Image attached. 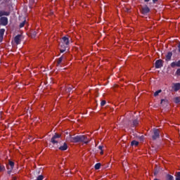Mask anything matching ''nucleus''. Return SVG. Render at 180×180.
I'll use <instances>...</instances> for the list:
<instances>
[{"instance_id": "obj_1", "label": "nucleus", "mask_w": 180, "mask_h": 180, "mask_svg": "<svg viewBox=\"0 0 180 180\" xmlns=\"http://www.w3.org/2000/svg\"><path fill=\"white\" fill-rule=\"evenodd\" d=\"M66 141L69 143H84V144H88V143H89V139L85 135L73 136L69 134V136L66 137Z\"/></svg>"}, {"instance_id": "obj_2", "label": "nucleus", "mask_w": 180, "mask_h": 180, "mask_svg": "<svg viewBox=\"0 0 180 180\" xmlns=\"http://www.w3.org/2000/svg\"><path fill=\"white\" fill-rule=\"evenodd\" d=\"M13 168H15V162L11 160H8V164L6 165V169H8L7 174L8 175H11V174H12Z\"/></svg>"}, {"instance_id": "obj_3", "label": "nucleus", "mask_w": 180, "mask_h": 180, "mask_svg": "<svg viewBox=\"0 0 180 180\" xmlns=\"http://www.w3.org/2000/svg\"><path fill=\"white\" fill-rule=\"evenodd\" d=\"M61 137V134L56 133L53 136L51 139V143L52 144H58V141L57 140L58 139H60Z\"/></svg>"}, {"instance_id": "obj_4", "label": "nucleus", "mask_w": 180, "mask_h": 180, "mask_svg": "<svg viewBox=\"0 0 180 180\" xmlns=\"http://www.w3.org/2000/svg\"><path fill=\"white\" fill-rule=\"evenodd\" d=\"M157 139H160V129H154L153 135L152 136V139L157 140Z\"/></svg>"}, {"instance_id": "obj_5", "label": "nucleus", "mask_w": 180, "mask_h": 180, "mask_svg": "<svg viewBox=\"0 0 180 180\" xmlns=\"http://www.w3.org/2000/svg\"><path fill=\"white\" fill-rule=\"evenodd\" d=\"M59 49L60 53H64L68 49V45H66L65 44L60 43L59 44Z\"/></svg>"}, {"instance_id": "obj_6", "label": "nucleus", "mask_w": 180, "mask_h": 180, "mask_svg": "<svg viewBox=\"0 0 180 180\" xmlns=\"http://www.w3.org/2000/svg\"><path fill=\"white\" fill-rule=\"evenodd\" d=\"M0 24L2 25V26H6V25H8V18L6 17H1Z\"/></svg>"}, {"instance_id": "obj_7", "label": "nucleus", "mask_w": 180, "mask_h": 180, "mask_svg": "<svg viewBox=\"0 0 180 180\" xmlns=\"http://www.w3.org/2000/svg\"><path fill=\"white\" fill-rule=\"evenodd\" d=\"M60 43L65 44L66 46H70V39L67 37H62Z\"/></svg>"}, {"instance_id": "obj_8", "label": "nucleus", "mask_w": 180, "mask_h": 180, "mask_svg": "<svg viewBox=\"0 0 180 180\" xmlns=\"http://www.w3.org/2000/svg\"><path fill=\"white\" fill-rule=\"evenodd\" d=\"M149 12H150V8H148V6H146L141 8L142 15H147V13H149Z\"/></svg>"}, {"instance_id": "obj_9", "label": "nucleus", "mask_w": 180, "mask_h": 180, "mask_svg": "<svg viewBox=\"0 0 180 180\" xmlns=\"http://www.w3.org/2000/svg\"><path fill=\"white\" fill-rule=\"evenodd\" d=\"M162 67V60L159 59L155 63V68H161Z\"/></svg>"}, {"instance_id": "obj_10", "label": "nucleus", "mask_w": 180, "mask_h": 180, "mask_svg": "<svg viewBox=\"0 0 180 180\" xmlns=\"http://www.w3.org/2000/svg\"><path fill=\"white\" fill-rule=\"evenodd\" d=\"M21 37H22V35L20 34H18L15 37L14 41L15 44H20V42L22 41Z\"/></svg>"}, {"instance_id": "obj_11", "label": "nucleus", "mask_w": 180, "mask_h": 180, "mask_svg": "<svg viewBox=\"0 0 180 180\" xmlns=\"http://www.w3.org/2000/svg\"><path fill=\"white\" fill-rule=\"evenodd\" d=\"M172 89H174V92H178L180 89V83H174L172 86Z\"/></svg>"}, {"instance_id": "obj_12", "label": "nucleus", "mask_w": 180, "mask_h": 180, "mask_svg": "<svg viewBox=\"0 0 180 180\" xmlns=\"http://www.w3.org/2000/svg\"><path fill=\"white\" fill-rule=\"evenodd\" d=\"M11 15V11H0V18H4V16H9Z\"/></svg>"}, {"instance_id": "obj_13", "label": "nucleus", "mask_w": 180, "mask_h": 180, "mask_svg": "<svg viewBox=\"0 0 180 180\" xmlns=\"http://www.w3.org/2000/svg\"><path fill=\"white\" fill-rule=\"evenodd\" d=\"M59 150L60 151H66V150H68V145H67V143H63V144L59 147Z\"/></svg>"}, {"instance_id": "obj_14", "label": "nucleus", "mask_w": 180, "mask_h": 180, "mask_svg": "<svg viewBox=\"0 0 180 180\" xmlns=\"http://www.w3.org/2000/svg\"><path fill=\"white\" fill-rule=\"evenodd\" d=\"M170 65L172 68H175V67H180V60L177 62H172Z\"/></svg>"}, {"instance_id": "obj_15", "label": "nucleus", "mask_w": 180, "mask_h": 180, "mask_svg": "<svg viewBox=\"0 0 180 180\" xmlns=\"http://www.w3.org/2000/svg\"><path fill=\"white\" fill-rule=\"evenodd\" d=\"M72 89H74V87L71 85H68V87L65 89V92L67 94H71V92H72Z\"/></svg>"}, {"instance_id": "obj_16", "label": "nucleus", "mask_w": 180, "mask_h": 180, "mask_svg": "<svg viewBox=\"0 0 180 180\" xmlns=\"http://www.w3.org/2000/svg\"><path fill=\"white\" fill-rule=\"evenodd\" d=\"M65 60V56L62 55L58 60L57 61V64L58 65H60L61 64V63H63V60Z\"/></svg>"}, {"instance_id": "obj_17", "label": "nucleus", "mask_w": 180, "mask_h": 180, "mask_svg": "<svg viewBox=\"0 0 180 180\" xmlns=\"http://www.w3.org/2000/svg\"><path fill=\"white\" fill-rule=\"evenodd\" d=\"M172 57V52H169V53L166 55V61H169V60H171Z\"/></svg>"}, {"instance_id": "obj_18", "label": "nucleus", "mask_w": 180, "mask_h": 180, "mask_svg": "<svg viewBox=\"0 0 180 180\" xmlns=\"http://www.w3.org/2000/svg\"><path fill=\"white\" fill-rule=\"evenodd\" d=\"M4 171H6L5 165H4L2 163H0V172H4Z\"/></svg>"}, {"instance_id": "obj_19", "label": "nucleus", "mask_w": 180, "mask_h": 180, "mask_svg": "<svg viewBox=\"0 0 180 180\" xmlns=\"http://www.w3.org/2000/svg\"><path fill=\"white\" fill-rule=\"evenodd\" d=\"M4 34H5V29L0 30V37L4 39Z\"/></svg>"}, {"instance_id": "obj_20", "label": "nucleus", "mask_w": 180, "mask_h": 180, "mask_svg": "<svg viewBox=\"0 0 180 180\" xmlns=\"http://www.w3.org/2000/svg\"><path fill=\"white\" fill-rule=\"evenodd\" d=\"M131 146H135V147H137L139 146V141L134 140L131 142Z\"/></svg>"}, {"instance_id": "obj_21", "label": "nucleus", "mask_w": 180, "mask_h": 180, "mask_svg": "<svg viewBox=\"0 0 180 180\" xmlns=\"http://www.w3.org/2000/svg\"><path fill=\"white\" fill-rule=\"evenodd\" d=\"M133 127H136V126H139V120H134L133 122Z\"/></svg>"}, {"instance_id": "obj_22", "label": "nucleus", "mask_w": 180, "mask_h": 180, "mask_svg": "<svg viewBox=\"0 0 180 180\" xmlns=\"http://www.w3.org/2000/svg\"><path fill=\"white\" fill-rule=\"evenodd\" d=\"M166 178L167 180H174V176L171 174H167Z\"/></svg>"}, {"instance_id": "obj_23", "label": "nucleus", "mask_w": 180, "mask_h": 180, "mask_svg": "<svg viewBox=\"0 0 180 180\" xmlns=\"http://www.w3.org/2000/svg\"><path fill=\"white\" fill-rule=\"evenodd\" d=\"M37 33L35 31H32L30 33V37H32V39H34V37H36Z\"/></svg>"}, {"instance_id": "obj_24", "label": "nucleus", "mask_w": 180, "mask_h": 180, "mask_svg": "<svg viewBox=\"0 0 180 180\" xmlns=\"http://www.w3.org/2000/svg\"><path fill=\"white\" fill-rule=\"evenodd\" d=\"M25 25H26V20L20 23L19 27L22 29V27H24Z\"/></svg>"}, {"instance_id": "obj_25", "label": "nucleus", "mask_w": 180, "mask_h": 180, "mask_svg": "<svg viewBox=\"0 0 180 180\" xmlns=\"http://www.w3.org/2000/svg\"><path fill=\"white\" fill-rule=\"evenodd\" d=\"M160 103H161V105H167V103H168V100L162 99Z\"/></svg>"}, {"instance_id": "obj_26", "label": "nucleus", "mask_w": 180, "mask_h": 180, "mask_svg": "<svg viewBox=\"0 0 180 180\" xmlns=\"http://www.w3.org/2000/svg\"><path fill=\"white\" fill-rule=\"evenodd\" d=\"M161 92H162V90H158L154 93V96H158V95H160V94H161Z\"/></svg>"}, {"instance_id": "obj_27", "label": "nucleus", "mask_w": 180, "mask_h": 180, "mask_svg": "<svg viewBox=\"0 0 180 180\" xmlns=\"http://www.w3.org/2000/svg\"><path fill=\"white\" fill-rule=\"evenodd\" d=\"M174 103H180V98L176 97L174 98Z\"/></svg>"}, {"instance_id": "obj_28", "label": "nucleus", "mask_w": 180, "mask_h": 180, "mask_svg": "<svg viewBox=\"0 0 180 180\" xmlns=\"http://www.w3.org/2000/svg\"><path fill=\"white\" fill-rule=\"evenodd\" d=\"M95 169H101V163H96L94 166Z\"/></svg>"}, {"instance_id": "obj_29", "label": "nucleus", "mask_w": 180, "mask_h": 180, "mask_svg": "<svg viewBox=\"0 0 180 180\" xmlns=\"http://www.w3.org/2000/svg\"><path fill=\"white\" fill-rule=\"evenodd\" d=\"M30 8H32V6H33V5H34V0H30Z\"/></svg>"}, {"instance_id": "obj_30", "label": "nucleus", "mask_w": 180, "mask_h": 180, "mask_svg": "<svg viewBox=\"0 0 180 180\" xmlns=\"http://www.w3.org/2000/svg\"><path fill=\"white\" fill-rule=\"evenodd\" d=\"M44 176L43 175H39L37 176V180H43Z\"/></svg>"}, {"instance_id": "obj_31", "label": "nucleus", "mask_w": 180, "mask_h": 180, "mask_svg": "<svg viewBox=\"0 0 180 180\" xmlns=\"http://www.w3.org/2000/svg\"><path fill=\"white\" fill-rule=\"evenodd\" d=\"M176 180H180V172L176 173Z\"/></svg>"}, {"instance_id": "obj_32", "label": "nucleus", "mask_w": 180, "mask_h": 180, "mask_svg": "<svg viewBox=\"0 0 180 180\" xmlns=\"http://www.w3.org/2000/svg\"><path fill=\"white\" fill-rule=\"evenodd\" d=\"M105 105H106V101L103 100V101L101 102V106H105Z\"/></svg>"}, {"instance_id": "obj_33", "label": "nucleus", "mask_w": 180, "mask_h": 180, "mask_svg": "<svg viewBox=\"0 0 180 180\" xmlns=\"http://www.w3.org/2000/svg\"><path fill=\"white\" fill-rule=\"evenodd\" d=\"M176 75H177V77H180V68L177 69L176 71Z\"/></svg>"}, {"instance_id": "obj_34", "label": "nucleus", "mask_w": 180, "mask_h": 180, "mask_svg": "<svg viewBox=\"0 0 180 180\" xmlns=\"http://www.w3.org/2000/svg\"><path fill=\"white\" fill-rule=\"evenodd\" d=\"M103 146H98V150H101V151L103 150Z\"/></svg>"}, {"instance_id": "obj_35", "label": "nucleus", "mask_w": 180, "mask_h": 180, "mask_svg": "<svg viewBox=\"0 0 180 180\" xmlns=\"http://www.w3.org/2000/svg\"><path fill=\"white\" fill-rule=\"evenodd\" d=\"M153 1V4H157V2H158V0H152Z\"/></svg>"}, {"instance_id": "obj_36", "label": "nucleus", "mask_w": 180, "mask_h": 180, "mask_svg": "<svg viewBox=\"0 0 180 180\" xmlns=\"http://www.w3.org/2000/svg\"><path fill=\"white\" fill-rule=\"evenodd\" d=\"M178 49H179V52L180 53V41H179V43L178 44Z\"/></svg>"}, {"instance_id": "obj_37", "label": "nucleus", "mask_w": 180, "mask_h": 180, "mask_svg": "<svg viewBox=\"0 0 180 180\" xmlns=\"http://www.w3.org/2000/svg\"><path fill=\"white\" fill-rule=\"evenodd\" d=\"M150 0H144V2H150Z\"/></svg>"}, {"instance_id": "obj_38", "label": "nucleus", "mask_w": 180, "mask_h": 180, "mask_svg": "<svg viewBox=\"0 0 180 180\" xmlns=\"http://www.w3.org/2000/svg\"><path fill=\"white\" fill-rule=\"evenodd\" d=\"M100 154H101V155L103 154V150H101Z\"/></svg>"}, {"instance_id": "obj_39", "label": "nucleus", "mask_w": 180, "mask_h": 180, "mask_svg": "<svg viewBox=\"0 0 180 180\" xmlns=\"http://www.w3.org/2000/svg\"><path fill=\"white\" fill-rule=\"evenodd\" d=\"M13 180H16V178H15V177H13Z\"/></svg>"}, {"instance_id": "obj_40", "label": "nucleus", "mask_w": 180, "mask_h": 180, "mask_svg": "<svg viewBox=\"0 0 180 180\" xmlns=\"http://www.w3.org/2000/svg\"><path fill=\"white\" fill-rule=\"evenodd\" d=\"M157 174H158V172H155V175H157Z\"/></svg>"}, {"instance_id": "obj_41", "label": "nucleus", "mask_w": 180, "mask_h": 180, "mask_svg": "<svg viewBox=\"0 0 180 180\" xmlns=\"http://www.w3.org/2000/svg\"><path fill=\"white\" fill-rule=\"evenodd\" d=\"M66 134H68V131L66 132Z\"/></svg>"}]
</instances>
